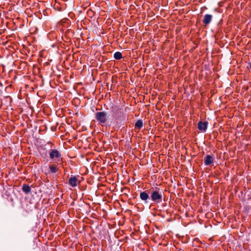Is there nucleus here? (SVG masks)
Returning <instances> with one entry per match:
<instances>
[{"instance_id":"nucleus-1","label":"nucleus","mask_w":251,"mask_h":251,"mask_svg":"<svg viewBox=\"0 0 251 251\" xmlns=\"http://www.w3.org/2000/svg\"><path fill=\"white\" fill-rule=\"evenodd\" d=\"M95 119L100 125L104 126L106 125L107 122V113L104 111L96 112L95 113Z\"/></svg>"},{"instance_id":"nucleus-2","label":"nucleus","mask_w":251,"mask_h":251,"mask_svg":"<svg viewBox=\"0 0 251 251\" xmlns=\"http://www.w3.org/2000/svg\"><path fill=\"white\" fill-rule=\"evenodd\" d=\"M124 113L119 110H116L114 115H113V119L111 123L115 126H118L124 120Z\"/></svg>"},{"instance_id":"nucleus-3","label":"nucleus","mask_w":251,"mask_h":251,"mask_svg":"<svg viewBox=\"0 0 251 251\" xmlns=\"http://www.w3.org/2000/svg\"><path fill=\"white\" fill-rule=\"evenodd\" d=\"M49 155L50 159L53 160L56 163L60 164L62 162V159H60L61 154L57 150H50Z\"/></svg>"},{"instance_id":"nucleus-4","label":"nucleus","mask_w":251,"mask_h":251,"mask_svg":"<svg viewBox=\"0 0 251 251\" xmlns=\"http://www.w3.org/2000/svg\"><path fill=\"white\" fill-rule=\"evenodd\" d=\"M151 197V200L155 203H160L162 200V193L159 190L152 191Z\"/></svg>"},{"instance_id":"nucleus-5","label":"nucleus","mask_w":251,"mask_h":251,"mask_svg":"<svg viewBox=\"0 0 251 251\" xmlns=\"http://www.w3.org/2000/svg\"><path fill=\"white\" fill-rule=\"evenodd\" d=\"M80 182V181H78L77 177L75 176L71 177L69 179V184L73 187L76 186L77 184Z\"/></svg>"},{"instance_id":"nucleus-6","label":"nucleus","mask_w":251,"mask_h":251,"mask_svg":"<svg viewBox=\"0 0 251 251\" xmlns=\"http://www.w3.org/2000/svg\"><path fill=\"white\" fill-rule=\"evenodd\" d=\"M207 126L208 123L206 122H202L201 121L198 123V128L199 130L201 131H206L207 128Z\"/></svg>"},{"instance_id":"nucleus-7","label":"nucleus","mask_w":251,"mask_h":251,"mask_svg":"<svg viewBox=\"0 0 251 251\" xmlns=\"http://www.w3.org/2000/svg\"><path fill=\"white\" fill-rule=\"evenodd\" d=\"M214 158L210 155H207L204 158V164L209 166L214 162Z\"/></svg>"},{"instance_id":"nucleus-8","label":"nucleus","mask_w":251,"mask_h":251,"mask_svg":"<svg viewBox=\"0 0 251 251\" xmlns=\"http://www.w3.org/2000/svg\"><path fill=\"white\" fill-rule=\"evenodd\" d=\"M212 19V15L210 14H205L202 20V22L205 25H209Z\"/></svg>"},{"instance_id":"nucleus-9","label":"nucleus","mask_w":251,"mask_h":251,"mask_svg":"<svg viewBox=\"0 0 251 251\" xmlns=\"http://www.w3.org/2000/svg\"><path fill=\"white\" fill-rule=\"evenodd\" d=\"M140 198L142 201H146L149 198V196L146 191H144L140 193Z\"/></svg>"},{"instance_id":"nucleus-10","label":"nucleus","mask_w":251,"mask_h":251,"mask_svg":"<svg viewBox=\"0 0 251 251\" xmlns=\"http://www.w3.org/2000/svg\"><path fill=\"white\" fill-rule=\"evenodd\" d=\"M22 190L25 194H28L31 192V188L28 185L24 184L22 186Z\"/></svg>"},{"instance_id":"nucleus-11","label":"nucleus","mask_w":251,"mask_h":251,"mask_svg":"<svg viewBox=\"0 0 251 251\" xmlns=\"http://www.w3.org/2000/svg\"><path fill=\"white\" fill-rule=\"evenodd\" d=\"M50 173H55L58 171L57 166L54 164H50L49 166Z\"/></svg>"},{"instance_id":"nucleus-12","label":"nucleus","mask_w":251,"mask_h":251,"mask_svg":"<svg viewBox=\"0 0 251 251\" xmlns=\"http://www.w3.org/2000/svg\"><path fill=\"white\" fill-rule=\"evenodd\" d=\"M143 126V121L141 120H138L135 124V128L140 129Z\"/></svg>"},{"instance_id":"nucleus-13","label":"nucleus","mask_w":251,"mask_h":251,"mask_svg":"<svg viewBox=\"0 0 251 251\" xmlns=\"http://www.w3.org/2000/svg\"><path fill=\"white\" fill-rule=\"evenodd\" d=\"M122 54L119 51H117L114 54V57L117 60H119L122 58Z\"/></svg>"}]
</instances>
